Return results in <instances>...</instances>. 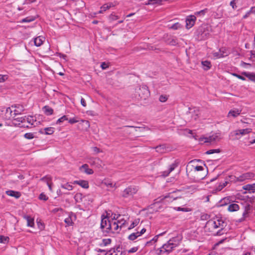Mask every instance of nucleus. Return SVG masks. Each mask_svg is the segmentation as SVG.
I'll return each instance as SVG.
<instances>
[{
	"mask_svg": "<svg viewBox=\"0 0 255 255\" xmlns=\"http://www.w3.org/2000/svg\"><path fill=\"white\" fill-rule=\"evenodd\" d=\"M241 113V110L239 109H234L230 111V112L228 113V116H232L234 118L237 117L238 116H239Z\"/></svg>",
	"mask_w": 255,
	"mask_h": 255,
	"instance_id": "23",
	"label": "nucleus"
},
{
	"mask_svg": "<svg viewBox=\"0 0 255 255\" xmlns=\"http://www.w3.org/2000/svg\"><path fill=\"white\" fill-rule=\"evenodd\" d=\"M255 177V174L253 172H249L245 173L240 176L238 177L237 180L239 182H242L247 179H251Z\"/></svg>",
	"mask_w": 255,
	"mask_h": 255,
	"instance_id": "8",
	"label": "nucleus"
},
{
	"mask_svg": "<svg viewBox=\"0 0 255 255\" xmlns=\"http://www.w3.org/2000/svg\"><path fill=\"white\" fill-rule=\"evenodd\" d=\"M6 194L8 196L14 197L16 199L19 198L21 196V193L19 192L13 190H8L6 191Z\"/></svg>",
	"mask_w": 255,
	"mask_h": 255,
	"instance_id": "19",
	"label": "nucleus"
},
{
	"mask_svg": "<svg viewBox=\"0 0 255 255\" xmlns=\"http://www.w3.org/2000/svg\"><path fill=\"white\" fill-rule=\"evenodd\" d=\"M110 18L112 20H115L118 19V16L113 14L110 15Z\"/></svg>",
	"mask_w": 255,
	"mask_h": 255,
	"instance_id": "64",
	"label": "nucleus"
},
{
	"mask_svg": "<svg viewBox=\"0 0 255 255\" xmlns=\"http://www.w3.org/2000/svg\"><path fill=\"white\" fill-rule=\"evenodd\" d=\"M175 238H173L169 240L167 244H164L162 246V249H159L158 255L161 254L162 253H167V254H169L173 249L177 247L178 245V243H174L175 242Z\"/></svg>",
	"mask_w": 255,
	"mask_h": 255,
	"instance_id": "2",
	"label": "nucleus"
},
{
	"mask_svg": "<svg viewBox=\"0 0 255 255\" xmlns=\"http://www.w3.org/2000/svg\"><path fill=\"white\" fill-rule=\"evenodd\" d=\"M229 201V199L225 198L221 200V206H223L224 205L227 204V202Z\"/></svg>",
	"mask_w": 255,
	"mask_h": 255,
	"instance_id": "57",
	"label": "nucleus"
},
{
	"mask_svg": "<svg viewBox=\"0 0 255 255\" xmlns=\"http://www.w3.org/2000/svg\"><path fill=\"white\" fill-rule=\"evenodd\" d=\"M229 180L231 181V182H237V181H239L238 180H237L238 177H236L235 176H234V175H231L229 176Z\"/></svg>",
	"mask_w": 255,
	"mask_h": 255,
	"instance_id": "56",
	"label": "nucleus"
},
{
	"mask_svg": "<svg viewBox=\"0 0 255 255\" xmlns=\"http://www.w3.org/2000/svg\"><path fill=\"white\" fill-rule=\"evenodd\" d=\"M197 33L198 39L200 40L205 39L208 37L209 35V33L206 30H205L204 28L203 27L199 28L197 30Z\"/></svg>",
	"mask_w": 255,
	"mask_h": 255,
	"instance_id": "7",
	"label": "nucleus"
},
{
	"mask_svg": "<svg viewBox=\"0 0 255 255\" xmlns=\"http://www.w3.org/2000/svg\"><path fill=\"white\" fill-rule=\"evenodd\" d=\"M251 206L250 205H248L245 207V210L244 212L243 213V218L239 220V222H242L244 221L245 218L247 217V215L249 213L250 210Z\"/></svg>",
	"mask_w": 255,
	"mask_h": 255,
	"instance_id": "26",
	"label": "nucleus"
},
{
	"mask_svg": "<svg viewBox=\"0 0 255 255\" xmlns=\"http://www.w3.org/2000/svg\"><path fill=\"white\" fill-rule=\"evenodd\" d=\"M112 240L111 239H104L102 240V244L100 245L101 246L104 245L106 246L111 243Z\"/></svg>",
	"mask_w": 255,
	"mask_h": 255,
	"instance_id": "40",
	"label": "nucleus"
},
{
	"mask_svg": "<svg viewBox=\"0 0 255 255\" xmlns=\"http://www.w3.org/2000/svg\"><path fill=\"white\" fill-rule=\"evenodd\" d=\"M43 110L44 113L47 116L51 115L53 113V110L48 106H45L43 108Z\"/></svg>",
	"mask_w": 255,
	"mask_h": 255,
	"instance_id": "27",
	"label": "nucleus"
},
{
	"mask_svg": "<svg viewBox=\"0 0 255 255\" xmlns=\"http://www.w3.org/2000/svg\"><path fill=\"white\" fill-rule=\"evenodd\" d=\"M68 120V119L67 118V116H63L60 118H59L56 122L57 124H60L61 123H62L64 121Z\"/></svg>",
	"mask_w": 255,
	"mask_h": 255,
	"instance_id": "44",
	"label": "nucleus"
},
{
	"mask_svg": "<svg viewBox=\"0 0 255 255\" xmlns=\"http://www.w3.org/2000/svg\"><path fill=\"white\" fill-rule=\"evenodd\" d=\"M137 238V236H136L134 233L131 234L128 237V239L131 241H134Z\"/></svg>",
	"mask_w": 255,
	"mask_h": 255,
	"instance_id": "50",
	"label": "nucleus"
},
{
	"mask_svg": "<svg viewBox=\"0 0 255 255\" xmlns=\"http://www.w3.org/2000/svg\"><path fill=\"white\" fill-rule=\"evenodd\" d=\"M193 161H191L189 164L187 165L186 167V172L188 173V170H190V171H192L193 169H194L195 171H203L204 168L202 166H198V165H195L193 164H190L192 163H193Z\"/></svg>",
	"mask_w": 255,
	"mask_h": 255,
	"instance_id": "10",
	"label": "nucleus"
},
{
	"mask_svg": "<svg viewBox=\"0 0 255 255\" xmlns=\"http://www.w3.org/2000/svg\"><path fill=\"white\" fill-rule=\"evenodd\" d=\"M252 129L250 128L242 129H238L235 131V135H245L246 134L252 132Z\"/></svg>",
	"mask_w": 255,
	"mask_h": 255,
	"instance_id": "16",
	"label": "nucleus"
},
{
	"mask_svg": "<svg viewBox=\"0 0 255 255\" xmlns=\"http://www.w3.org/2000/svg\"><path fill=\"white\" fill-rule=\"evenodd\" d=\"M239 209V206L236 203L231 204L229 205L228 210L230 212L237 211Z\"/></svg>",
	"mask_w": 255,
	"mask_h": 255,
	"instance_id": "24",
	"label": "nucleus"
},
{
	"mask_svg": "<svg viewBox=\"0 0 255 255\" xmlns=\"http://www.w3.org/2000/svg\"><path fill=\"white\" fill-rule=\"evenodd\" d=\"M135 93L138 97L143 100L147 99L149 95V91L146 85H140L135 89Z\"/></svg>",
	"mask_w": 255,
	"mask_h": 255,
	"instance_id": "3",
	"label": "nucleus"
},
{
	"mask_svg": "<svg viewBox=\"0 0 255 255\" xmlns=\"http://www.w3.org/2000/svg\"><path fill=\"white\" fill-rule=\"evenodd\" d=\"M243 74L248 78L251 81L255 82V74L254 73L244 72Z\"/></svg>",
	"mask_w": 255,
	"mask_h": 255,
	"instance_id": "29",
	"label": "nucleus"
},
{
	"mask_svg": "<svg viewBox=\"0 0 255 255\" xmlns=\"http://www.w3.org/2000/svg\"><path fill=\"white\" fill-rule=\"evenodd\" d=\"M76 218V216L72 213L69 214L68 217L64 220L65 223L67 226H72L74 224L73 222V218Z\"/></svg>",
	"mask_w": 255,
	"mask_h": 255,
	"instance_id": "15",
	"label": "nucleus"
},
{
	"mask_svg": "<svg viewBox=\"0 0 255 255\" xmlns=\"http://www.w3.org/2000/svg\"><path fill=\"white\" fill-rule=\"evenodd\" d=\"M167 97L164 95H161L159 98V100L161 102H165L167 101Z\"/></svg>",
	"mask_w": 255,
	"mask_h": 255,
	"instance_id": "55",
	"label": "nucleus"
},
{
	"mask_svg": "<svg viewBox=\"0 0 255 255\" xmlns=\"http://www.w3.org/2000/svg\"><path fill=\"white\" fill-rule=\"evenodd\" d=\"M136 192L137 189L136 188L129 186L124 190L122 196L124 198H127L130 196H132L135 194Z\"/></svg>",
	"mask_w": 255,
	"mask_h": 255,
	"instance_id": "6",
	"label": "nucleus"
},
{
	"mask_svg": "<svg viewBox=\"0 0 255 255\" xmlns=\"http://www.w3.org/2000/svg\"><path fill=\"white\" fill-rule=\"evenodd\" d=\"M75 200L78 202V200H82V194H81V193H77L75 195Z\"/></svg>",
	"mask_w": 255,
	"mask_h": 255,
	"instance_id": "51",
	"label": "nucleus"
},
{
	"mask_svg": "<svg viewBox=\"0 0 255 255\" xmlns=\"http://www.w3.org/2000/svg\"><path fill=\"white\" fill-rule=\"evenodd\" d=\"M80 170L82 172H84L87 174L91 175L94 173L93 170L89 168V165L87 164H84L80 167Z\"/></svg>",
	"mask_w": 255,
	"mask_h": 255,
	"instance_id": "12",
	"label": "nucleus"
},
{
	"mask_svg": "<svg viewBox=\"0 0 255 255\" xmlns=\"http://www.w3.org/2000/svg\"><path fill=\"white\" fill-rule=\"evenodd\" d=\"M221 152V150L220 149H210L206 152V154H211L215 153H220Z\"/></svg>",
	"mask_w": 255,
	"mask_h": 255,
	"instance_id": "43",
	"label": "nucleus"
},
{
	"mask_svg": "<svg viewBox=\"0 0 255 255\" xmlns=\"http://www.w3.org/2000/svg\"><path fill=\"white\" fill-rule=\"evenodd\" d=\"M7 79L6 75H0V83L4 82Z\"/></svg>",
	"mask_w": 255,
	"mask_h": 255,
	"instance_id": "54",
	"label": "nucleus"
},
{
	"mask_svg": "<svg viewBox=\"0 0 255 255\" xmlns=\"http://www.w3.org/2000/svg\"><path fill=\"white\" fill-rule=\"evenodd\" d=\"M111 7V4H105L101 7V10L99 11V13H103V11L109 9Z\"/></svg>",
	"mask_w": 255,
	"mask_h": 255,
	"instance_id": "36",
	"label": "nucleus"
},
{
	"mask_svg": "<svg viewBox=\"0 0 255 255\" xmlns=\"http://www.w3.org/2000/svg\"><path fill=\"white\" fill-rule=\"evenodd\" d=\"M101 67L102 68V69L105 70L108 67V65L105 62H103L101 65Z\"/></svg>",
	"mask_w": 255,
	"mask_h": 255,
	"instance_id": "62",
	"label": "nucleus"
},
{
	"mask_svg": "<svg viewBox=\"0 0 255 255\" xmlns=\"http://www.w3.org/2000/svg\"><path fill=\"white\" fill-rule=\"evenodd\" d=\"M24 137L26 139H31L33 138L34 136L33 133L28 132L25 133L24 135Z\"/></svg>",
	"mask_w": 255,
	"mask_h": 255,
	"instance_id": "47",
	"label": "nucleus"
},
{
	"mask_svg": "<svg viewBox=\"0 0 255 255\" xmlns=\"http://www.w3.org/2000/svg\"><path fill=\"white\" fill-rule=\"evenodd\" d=\"M201 64L205 70H208L211 67V62L208 60L202 61Z\"/></svg>",
	"mask_w": 255,
	"mask_h": 255,
	"instance_id": "28",
	"label": "nucleus"
},
{
	"mask_svg": "<svg viewBox=\"0 0 255 255\" xmlns=\"http://www.w3.org/2000/svg\"><path fill=\"white\" fill-rule=\"evenodd\" d=\"M208 11V9L205 8L199 11H197L195 13L196 15H204Z\"/></svg>",
	"mask_w": 255,
	"mask_h": 255,
	"instance_id": "45",
	"label": "nucleus"
},
{
	"mask_svg": "<svg viewBox=\"0 0 255 255\" xmlns=\"http://www.w3.org/2000/svg\"><path fill=\"white\" fill-rule=\"evenodd\" d=\"M74 184H78L82 188L87 189L89 188V183L88 181L84 180H76L73 182Z\"/></svg>",
	"mask_w": 255,
	"mask_h": 255,
	"instance_id": "14",
	"label": "nucleus"
},
{
	"mask_svg": "<svg viewBox=\"0 0 255 255\" xmlns=\"http://www.w3.org/2000/svg\"><path fill=\"white\" fill-rule=\"evenodd\" d=\"M220 138L218 133H215L208 137H203L199 139L200 141H204L205 143H213L219 141Z\"/></svg>",
	"mask_w": 255,
	"mask_h": 255,
	"instance_id": "5",
	"label": "nucleus"
},
{
	"mask_svg": "<svg viewBox=\"0 0 255 255\" xmlns=\"http://www.w3.org/2000/svg\"><path fill=\"white\" fill-rule=\"evenodd\" d=\"M176 192V191H174L173 192L168 193L167 195L164 196L162 199H166L167 198L169 199V201H172L174 200L177 199L179 198L178 196H175L174 194Z\"/></svg>",
	"mask_w": 255,
	"mask_h": 255,
	"instance_id": "17",
	"label": "nucleus"
},
{
	"mask_svg": "<svg viewBox=\"0 0 255 255\" xmlns=\"http://www.w3.org/2000/svg\"><path fill=\"white\" fill-rule=\"evenodd\" d=\"M154 148L156 149L157 152L160 153H164L166 150V145L165 144H161L158 145L154 147Z\"/></svg>",
	"mask_w": 255,
	"mask_h": 255,
	"instance_id": "25",
	"label": "nucleus"
},
{
	"mask_svg": "<svg viewBox=\"0 0 255 255\" xmlns=\"http://www.w3.org/2000/svg\"><path fill=\"white\" fill-rule=\"evenodd\" d=\"M167 43L170 45H176L178 44L177 40L174 38L168 39Z\"/></svg>",
	"mask_w": 255,
	"mask_h": 255,
	"instance_id": "39",
	"label": "nucleus"
},
{
	"mask_svg": "<svg viewBox=\"0 0 255 255\" xmlns=\"http://www.w3.org/2000/svg\"><path fill=\"white\" fill-rule=\"evenodd\" d=\"M45 131V134L50 135L54 132V128L52 127L46 128L44 129Z\"/></svg>",
	"mask_w": 255,
	"mask_h": 255,
	"instance_id": "35",
	"label": "nucleus"
},
{
	"mask_svg": "<svg viewBox=\"0 0 255 255\" xmlns=\"http://www.w3.org/2000/svg\"><path fill=\"white\" fill-rule=\"evenodd\" d=\"M36 122V120H34L33 119V117L31 116H28L26 118V122L27 123L31 125H34L35 126L34 124V123Z\"/></svg>",
	"mask_w": 255,
	"mask_h": 255,
	"instance_id": "33",
	"label": "nucleus"
},
{
	"mask_svg": "<svg viewBox=\"0 0 255 255\" xmlns=\"http://www.w3.org/2000/svg\"><path fill=\"white\" fill-rule=\"evenodd\" d=\"M138 250L137 247H133L131 248L128 251V253H133L136 252Z\"/></svg>",
	"mask_w": 255,
	"mask_h": 255,
	"instance_id": "61",
	"label": "nucleus"
},
{
	"mask_svg": "<svg viewBox=\"0 0 255 255\" xmlns=\"http://www.w3.org/2000/svg\"><path fill=\"white\" fill-rule=\"evenodd\" d=\"M167 0H147V1H145V2L142 3L143 4L145 5H148V4H157L161 5L162 4V2L163 1H166Z\"/></svg>",
	"mask_w": 255,
	"mask_h": 255,
	"instance_id": "21",
	"label": "nucleus"
},
{
	"mask_svg": "<svg viewBox=\"0 0 255 255\" xmlns=\"http://www.w3.org/2000/svg\"><path fill=\"white\" fill-rule=\"evenodd\" d=\"M61 187L63 189H67L69 191L72 190L73 189V186L69 184V183H67L65 184H61Z\"/></svg>",
	"mask_w": 255,
	"mask_h": 255,
	"instance_id": "37",
	"label": "nucleus"
},
{
	"mask_svg": "<svg viewBox=\"0 0 255 255\" xmlns=\"http://www.w3.org/2000/svg\"><path fill=\"white\" fill-rule=\"evenodd\" d=\"M35 19V16H28L26 18H23L21 20L20 22L24 23V22H30L34 21Z\"/></svg>",
	"mask_w": 255,
	"mask_h": 255,
	"instance_id": "31",
	"label": "nucleus"
},
{
	"mask_svg": "<svg viewBox=\"0 0 255 255\" xmlns=\"http://www.w3.org/2000/svg\"><path fill=\"white\" fill-rule=\"evenodd\" d=\"M78 122L77 120H76V118H73L69 120V123L71 124H73L76 123Z\"/></svg>",
	"mask_w": 255,
	"mask_h": 255,
	"instance_id": "60",
	"label": "nucleus"
},
{
	"mask_svg": "<svg viewBox=\"0 0 255 255\" xmlns=\"http://www.w3.org/2000/svg\"><path fill=\"white\" fill-rule=\"evenodd\" d=\"M34 44L36 46H40L43 43L42 38L39 36L34 39Z\"/></svg>",
	"mask_w": 255,
	"mask_h": 255,
	"instance_id": "32",
	"label": "nucleus"
},
{
	"mask_svg": "<svg viewBox=\"0 0 255 255\" xmlns=\"http://www.w3.org/2000/svg\"><path fill=\"white\" fill-rule=\"evenodd\" d=\"M177 164L175 163H174L170 165V167L167 170L164 171L163 172V175L165 177L169 175L170 172H171L174 169L177 167Z\"/></svg>",
	"mask_w": 255,
	"mask_h": 255,
	"instance_id": "20",
	"label": "nucleus"
},
{
	"mask_svg": "<svg viewBox=\"0 0 255 255\" xmlns=\"http://www.w3.org/2000/svg\"><path fill=\"white\" fill-rule=\"evenodd\" d=\"M226 225V223L222 219L216 218L208 221L205 225V228L210 233H214L215 230L219 228V230L215 232L214 235H221L223 234L221 231Z\"/></svg>",
	"mask_w": 255,
	"mask_h": 255,
	"instance_id": "1",
	"label": "nucleus"
},
{
	"mask_svg": "<svg viewBox=\"0 0 255 255\" xmlns=\"http://www.w3.org/2000/svg\"><path fill=\"white\" fill-rule=\"evenodd\" d=\"M25 218L26 219L27 221V225L31 227H33L34 225V219L28 216H25Z\"/></svg>",
	"mask_w": 255,
	"mask_h": 255,
	"instance_id": "30",
	"label": "nucleus"
},
{
	"mask_svg": "<svg viewBox=\"0 0 255 255\" xmlns=\"http://www.w3.org/2000/svg\"><path fill=\"white\" fill-rule=\"evenodd\" d=\"M213 55L216 58L224 57L228 55L225 49L223 48H220L218 52H216L213 53Z\"/></svg>",
	"mask_w": 255,
	"mask_h": 255,
	"instance_id": "13",
	"label": "nucleus"
},
{
	"mask_svg": "<svg viewBox=\"0 0 255 255\" xmlns=\"http://www.w3.org/2000/svg\"><path fill=\"white\" fill-rule=\"evenodd\" d=\"M196 18L194 15L188 16L186 19L187 28L189 29L192 27L195 24Z\"/></svg>",
	"mask_w": 255,
	"mask_h": 255,
	"instance_id": "11",
	"label": "nucleus"
},
{
	"mask_svg": "<svg viewBox=\"0 0 255 255\" xmlns=\"http://www.w3.org/2000/svg\"><path fill=\"white\" fill-rule=\"evenodd\" d=\"M40 180L46 182L47 184L48 183H50L52 181V178L50 176H45L42 177Z\"/></svg>",
	"mask_w": 255,
	"mask_h": 255,
	"instance_id": "42",
	"label": "nucleus"
},
{
	"mask_svg": "<svg viewBox=\"0 0 255 255\" xmlns=\"http://www.w3.org/2000/svg\"><path fill=\"white\" fill-rule=\"evenodd\" d=\"M239 0H233L230 2V5L232 7L233 9L237 8V4Z\"/></svg>",
	"mask_w": 255,
	"mask_h": 255,
	"instance_id": "46",
	"label": "nucleus"
},
{
	"mask_svg": "<svg viewBox=\"0 0 255 255\" xmlns=\"http://www.w3.org/2000/svg\"><path fill=\"white\" fill-rule=\"evenodd\" d=\"M117 222L120 227V229H121L122 227L125 224L126 221L124 220H121L120 221H118Z\"/></svg>",
	"mask_w": 255,
	"mask_h": 255,
	"instance_id": "58",
	"label": "nucleus"
},
{
	"mask_svg": "<svg viewBox=\"0 0 255 255\" xmlns=\"http://www.w3.org/2000/svg\"><path fill=\"white\" fill-rule=\"evenodd\" d=\"M119 228H120L119 224L117 222L112 221L111 223V224L108 225V227H107V229L105 231H103L104 233H115L117 232L119 233V231H118Z\"/></svg>",
	"mask_w": 255,
	"mask_h": 255,
	"instance_id": "4",
	"label": "nucleus"
},
{
	"mask_svg": "<svg viewBox=\"0 0 255 255\" xmlns=\"http://www.w3.org/2000/svg\"><path fill=\"white\" fill-rule=\"evenodd\" d=\"M37 223L38 228L40 229V230H43L44 228V224L41 223L40 222H37Z\"/></svg>",
	"mask_w": 255,
	"mask_h": 255,
	"instance_id": "59",
	"label": "nucleus"
},
{
	"mask_svg": "<svg viewBox=\"0 0 255 255\" xmlns=\"http://www.w3.org/2000/svg\"><path fill=\"white\" fill-rule=\"evenodd\" d=\"M181 27H182L181 25L178 22L175 23L173 24L172 25H171V26L169 27V28L172 29L174 30H177L179 28H181Z\"/></svg>",
	"mask_w": 255,
	"mask_h": 255,
	"instance_id": "38",
	"label": "nucleus"
},
{
	"mask_svg": "<svg viewBox=\"0 0 255 255\" xmlns=\"http://www.w3.org/2000/svg\"><path fill=\"white\" fill-rule=\"evenodd\" d=\"M26 117L17 118L14 119V121L20 122L21 124L26 122Z\"/></svg>",
	"mask_w": 255,
	"mask_h": 255,
	"instance_id": "41",
	"label": "nucleus"
},
{
	"mask_svg": "<svg viewBox=\"0 0 255 255\" xmlns=\"http://www.w3.org/2000/svg\"><path fill=\"white\" fill-rule=\"evenodd\" d=\"M89 163L92 165L97 164V166L101 167L102 160L99 158H91L90 159Z\"/></svg>",
	"mask_w": 255,
	"mask_h": 255,
	"instance_id": "18",
	"label": "nucleus"
},
{
	"mask_svg": "<svg viewBox=\"0 0 255 255\" xmlns=\"http://www.w3.org/2000/svg\"><path fill=\"white\" fill-rule=\"evenodd\" d=\"M93 151L96 152V153H98L99 152H102V150L99 148L98 147L95 146L93 147Z\"/></svg>",
	"mask_w": 255,
	"mask_h": 255,
	"instance_id": "63",
	"label": "nucleus"
},
{
	"mask_svg": "<svg viewBox=\"0 0 255 255\" xmlns=\"http://www.w3.org/2000/svg\"><path fill=\"white\" fill-rule=\"evenodd\" d=\"M8 237L0 236V243H5L6 242H8Z\"/></svg>",
	"mask_w": 255,
	"mask_h": 255,
	"instance_id": "48",
	"label": "nucleus"
},
{
	"mask_svg": "<svg viewBox=\"0 0 255 255\" xmlns=\"http://www.w3.org/2000/svg\"><path fill=\"white\" fill-rule=\"evenodd\" d=\"M39 199L46 201L48 200V197L44 194L41 193L39 197Z\"/></svg>",
	"mask_w": 255,
	"mask_h": 255,
	"instance_id": "53",
	"label": "nucleus"
},
{
	"mask_svg": "<svg viewBox=\"0 0 255 255\" xmlns=\"http://www.w3.org/2000/svg\"><path fill=\"white\" fill-rule=\"evenodd\" d=\"M111 222L109 220L108 218L104 215H102L100 228L103 231L107 229V227H108V225L111 224Z\"/></svg>",
	"mask_w": 255,
	"mask_h": 255,
	"instance_id": "9",
	"label": "nucleus"
},
{
	"mask_svg": "<svg viewBox=\"0 0 255 255\" xmlns=\"http://www.w3.org/2000/svg\"><path fill=\"white\" fill-rule=\"evenodd\" d=\"M243 189L248 190L251 192H255V183L253 184H247L243 187Z\"/></svg>",
	"mask_w": 255,
	"mask_h": 255,
	"instance_id": "22",
	"label": "nucleus"
},
{
	"mask_svg": "<svg viewBox=\"0 0 255 255\" xmlns=\"http://www.w3.org/2000/svg\"><path fill=\"white\" fill-rule=\"evenodd\" d=\"M140 220L139 219H135L132 223L131 224L130 226L128 228V230H130L133 228H134L135 226H136L138 223H139Z\"/></svg>",
	"mask_w": 255,
	"mask_h": 255,
	"instance_id": "34",
	"label": "nucleus"
},
{
	"mask_svg": "<svg viewBox=\"0 0 255 255\" xmlns=\"http://www.w3.org/2000/svg\"><path fill=\"white\" fill-rule=\"evenodd\" d=\"M228 183V181H225L222 184H220V185L218 186V189L219 190H222L224 187H226Z\"/></svg>",
	"mask_w": 255,
	"mask_h": 255,
	"instance_id": "52",
	"label": "nucleus"
},
{
	"mask_svg": "<svg viewBox=\"0 0 255 255\" xmlns=\"http://www.w3.org/2000/svg\"><path fill=\"white\" fill-rule=\"evenodd\" d=\"M177 211H183V212H189L191 211V209L188 208H182V207H177L176 209Z\"/></svg>",
	"mask_w": 255,
	"mask_h": 255,
	"instance_id": "49",
	"label": "nucleus"
}]
</instances>
